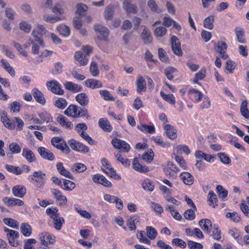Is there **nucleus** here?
<instances>
[{"label": "nucleus", "mask_w": 249, "mask_h": 249, "mask_svg": "<svg viewBox=\"0 0 249 249\" xmlns=\"http://www.w3.org/2000/svg\"><path fill=\"white\" fill-rule=\"evenodd\" d=\"M31 180L34 182V184L36 187L43 188L46 180V175L41 170L35 171L31 176Z\"/></svg>", "instance_id": "1"}, {"label": "nucleus", "mask_w": 249, "mask_h": 249, "mask_svg": "<svg viewBox=\"0 0 249 249\" xmlns=\"http://www.w3.org/2000/svg\"><path fill=\"white\" fill-rule=\"evenodd\" d=\"M101 162L102 164L101 168L104 172L111 178H114L117 180L121 179V177L116 174V171L111 167L107 159L103 158Z\"/></svg>", "instance_id": "2"}, {"label": "nucleus", "mask_w": 249, "mask_h": 249, "mask_svg": "<svg viewBox=\"0 0 249 249\" xmlns=\"http://www.w3.org/2000/svg\"><path fill=\"white\" fill-rule=\"evenodd\" d=\"M52 144L58 149L61 150L63 153L69 154L70 149L65 141L59 137H54L51 140Z\"/></svg>", "instance_id": "3"}, {"label": "nucleus", "mask_w": 249, "mask_h": 249, "mask_svg": "<svg viewBox=\"0 0 249 249\" xmlns=\"http://www.w3.org/2000/svg\"><path fill=\"white\" fill-rule=\"evenodd\" d=\"M111 143L115 149H120L123 152H128L130 149V145L126 142L117 138L113 139Z\"/></svg>", "instance_id": "4"}, {"label": "nucleus", "mask_w": 249, "mask_h": 249, "mask_svg": "<svg viewBox=\"0 0 249 249\" xmlns=\"http://www.w3.org/2000/svg\"><path fill=\"white\" fill-rule=\"evenodd\" d=\"M123 8L127 14H136L138 11L137 4L132 3V0H122Z\"/></svg>", "instance_id": "5"}, {"label": "nucleus", "mask_w": 249, "mask_h": 249, "mask_svg": "<svg viewBox=\"0 0 249 249\" xmlns=\"http://www.w3.org/2000/svg\"><path fill=\"white\" fill-rule=\"evenodd\" d=\"M47 86L52 92L55 94L63 95L64 94V90L61 88L60 85L55 80L49 81L47 83Z\"/></svg>", "instance_id": "6"}, {"label": "nucleus", "mask_w": 249, "mask_h": 249, "mask_svg": "<svg viewBox=\"0 0 249 249\" xmlns=\"http://www.w3.org/2000/svg\"><path fill=\"white\" fill-rule=\"evenodd\" d=\"M172 49L174 54L178 56L182 55L181 44L179 40L175 36H173L171 39Z\"/></svg>", "instance_id": "7"}, {"label": "nucleus", "mask_w": 249, "mask_h": 249, "mask_svg": "<svg viewBox=\"0 0 249 249\" xmlns=\"http://www.w3.org/2000/svg\"><path fill=\"white\" fill-rule=\"evenodd\" d=\"M37 152L40 156L44 159L53 161L54 160L55 156L53 153L44 147H39Z\"/></svg>", "instance_id": "8"}, {"label": "nucleus", "mask_w": 249, "mask_h": 249, "mask_svg": "<svg viewBox=\"0 0 249 249\" xmlns=\"http://www.w3.org/2000/svg\"><path fill=\"white\" fill-rule=\"evenodd\" d=\"M227 49V45L224 41H218L214 46V49L218 52L224 59H226L228 57V54L226 53Z\"/></svg>", "instance_id": "9"}, {"label": "nucleus", "mask_w": 249, "mask_h": 249, "mask_svg": "<svg viewBox=\"0 0 249 249\" xmlns=\"http://www.w3.org/2000/svg\"><path fill=\"white\" fill-rule=\"evenodd\" d=\"M51 193L56 201L58 202L59 205L64 206L67 204V197L65 196H63L59 190L56 189H52L51 190Z\"/></svg>", "instance_id": "10"}, {"label": "nucleus", "mask_w": 249, "mask_h": 249, "mask_svg": "<svg viewBox=\"0 0 249 249\" xmlns=\"http://www.w3.org/2000/svg\"><path fill=\"white\" fill-rule=\"evenodd\" d=\"M92 180L95 183H99L107 187H111L112 183L108 181L104 176L100 174H96L93 176Z\"/></svg>", "instance_id": "11"}, {"label": "nucleus", "mask_w": 249, "mask_h": 249, "mask_svg": "<svg viewBox=\"0 0 249 249\" xmlns=\"http://www.w3.org/2000/svg\"><path fill=\"white\" fill-rule=\"evenodd\" d=\"M40 236L41 242L44 245L47 246L48 242L53 244L55 241V236L49 232L42 233Z\"/></svg>", "instance_id": "12"}, {"label": "nucleus", "mask_w": 249, "mask_h": 249, "mask_svg": "<svg viewBox=\"0 0 249 249\" xmlns=\"http://www.w3.org/2000/svg\"><path fill=\"white\" fill-rule=\"evenodd\" d=\"M179 169L172 162H169L165 170V174L167 176L171 178H175Z\"/></svg>", "instance_id": "13"}, {"label": "nucleus", "mask_w": 249, "mask_h": 249, "mask_svg": "<svg viewBox=\"0 0 249 249\" xmlns=\"http://www.w3.org/2000/svg\"><path fill=\"white\" fill-rule=\"evenodd\" d=\"M32 93L36 101L39 104L44 105L46 99L43 93L36 88H34L32 90Z\"/></svg>", "instance_id": "14"}, {"label": "nucleus", "mask_w": 249, "mask_h": 249, "mask_svg": "<svg viewBox=\"0 0 249 249\" xmlns=\"http://www.w3.org/2000/svg\"><path fill=\"white\" fill-rule=\"evenodd\" d=\"M94 30L102 36L101 39L107 40L109 35V30L103 25L98 24L94 26Z\"/></svg>", "instance_id": "15"}, {"label": "nucleus", "mask_w": 249, "mask_h": 249, "mask_svg": "<svg viewBox=\"0 0 249 249\" xmlns=\"http://www.w3.org/2000/svg\"><path fill=\"white\" fill-rule=\"evenodd\" d=\"M164 128L167 137L171 140H174L177 138L176 129L171 124H166Z\"/></svg>", "instance_id": "16"}, {"label": "nucleus", "mask_w": 249, "mask_h": 249, "mask_svg": "<svg viewBox=\"0 0 249 249\" xmlns=\"http://www.w3.org/2000/svg\"><path fill=\"white\" fill-rule=\"evenodd\" d=\"M85 85L89 88L96 89L103 87L102 82L94 79H89L85 81Z\"/></svg>", "instance_id": "17"}, {"label": "nucleus", "mask_w": 249, "mask_h": 249, "mask_svg": "<svg viewBox=\"0 0 249 249\" xmlns=\"http://www.w3.org/2000/svg\"><path fill=\"white\" fill-rule=\"evenodd\" d=\"M141 36L145 44H149L152 41L153 38L151 33L149 30L146 27L143 28Z\"/></svg>", "instance_id": "18"}, {"label": "nucleus", "mask_w": 249, "mask_h": 249, "mask_svg": "<svg viewBox=\"0 0 249 249\" xmlns=\"http://www.w3.org/2000/svg\"><path fill=\"white\" fill-rule=\"evenodd\" d=\"M22 155L29 162H33L36 160L35 155L33 152L27 148L23 149Z\"/></svg>", "instance_id": "19"}, {"label": "nucleus", "mask_w": 249, "mask_h": 249, "mask_svg": "<svg viewBox=\"0 0 249 249\" xmlns=\"http://www.w3.org/2000/svg\"><path fill=\"white\" fill-rule=\"evenodd\" d=\"M56 169L59 173L63 176L68 178L71 179H73L74 177L72 174L68 170H67L63 166V163L58 162L56 164Z\"/></svg>", "instance_id": "20"}, {"label": "nucleus", "mask_w": 249, "mask_h": 249, "mask_svg": "<svg viewBox=\"0 0 249 249\" xmlns=\"http://www.w3.org/2000/svg\"><path fill=\"white\" fill-rule=\"evenodd\" d=\"M198 224L202 230L208 233L210 232V228L212 229L213 227L212 222L208 219L200 220L198 222Z\"/></svg>", "instance_id": "21"}, {"label": "nucleus", "mask_w": 249, "mask_h": 249, "mask_svg": "<svg viewBox=\"0 0 249 249\" xmlns=\"http://www.w3.org/2000/svg\"><path fill=\"white\" fill-rule=\"evenodd\" d=\"M179 176L184 183L187 185H191L194 183V178L193 176L188 172L181 173Z\"/></svg>", "instance_id": "22"}, {"label": "nucleus", "mask_w": 249, "mask_h": 249, "mask_svg": "<svg viewBox=\"0 0 249 249\" xmlns=\"http://www.w3.org/2000/svg\"><path fill=\"white\" fill-rule=\"evenodd\" d=\"M13 195L18 197H22L26 192V188L22 185H16L13 188Z\"/></svg>", "instance_id": "23"}, {"label": "nucleus", "mask_w": 249, "mask_h": 249, "mask_svg": "<svg viewBox=\"0 0 249 249\" xmlns=\"http://www.w3.org/2000/svg\"><path fill=\"white\" fill-rule=\"evenodd\" d=\"M99 126L104 131L110 132L112 130V127L109 122L106 119L101 118L98 122Z\"/></svg>", "instance_id": "24"}, {"label": "nucleus", "mask_w": 249, "mask_h": 249, "mask_svg": "<svg viewBox=\"0 0 249 249\" xmlns=\"http://www.w3.org/2000/svg\"><path fill=\"white\" fill-rule=\"evenodd\" d=\"M132 166L135 170L141 173H146L149 171V168L146 166L141 165L138 161L137 158L134 159Z\"/></svg>", "instance_id": "25"}, {"label": "nucleus", "mask_w": 249, "mask_h": 249, "mask_svg": "<svg viewBox=\"0 0 249 249\" xmlns=\"http://www.w3.org/2000/svg\"><path fill=\"white\" fill-rule=\"evenodd\" d=\"M137 87V91L140 93L142 91H145L146 89V82L144 78L142 75H139L136 81Z\"/></svg>", "instance_id": "26"}, {"label": "nucleus", "mask_w": 249, "mask_h": 249, "mask_svg": "<svg viewBox=\"0 0 249 249\" xmlns=\"http://www.w3.org/2000/svg\"><path fill=\"white\" fill-rule=\"evenodd\" d=\"M190 98L196 102L200 101L202 98V94L199 90L195 89H190L188 91Z\"/></svg>", "instance_id": "27"}, {"label": "nucleus", "mask_w": 249, "mask_h": 249, "mask_svg": "<svg viewBox=\"0 0 249 249\" xmlns=\"http://www.w3.org/2000/svg\"><path fill=\"white\" fill-rule=\"evenodd\" d=\"M75 100L82 106H87L89 102L88 97L85 93L77 94L75 97Z\"/></svg>", "instance_id": "28"}, {"label": "nucleus", "mask_w": 249, "mask_h": 249, "mask_svg": "<svg viewBox=\"0 0 249 249\" xmlns=\"http://www.w3.org/2000/svg\"><path fill=\"white\" fill-rule=\"evenodd\" d=\"M65 88L72 92H78L82 89V87L78 84H74L71 82H66L64 84Z\"/></svg>", "instance_id": "29"}, {"label": "nucleus", "mask_w": 249, "mask_h": 249, "mask_svg": "<svg viewBox=\"0 0 249 249\" xmlns=\"http://www.w3.org/2000/svg\"><path fill=\"white\" fill-rule=\"evenodd\" d=\"M114 13V7L112 5H108L104 12V18L107 20H111Z\"/></svg>", "instance_id": "30"}, {"label": "nucleus", "mask_w": 249, "mask_h": 249, "mask_svg": "<svg viewBox=\"0 0 249 249\" xmlns=\"http://www.w3.org/2000/svg\"><path fill=\"white\" fill-rule=\"evenodd\" d=\"M3 117H1V120L3 123L6 127L8 129H13L15 128V124L7 117V113L5 112L3 113Z\"/></svg>", "instance_id": "31"}, {"label": "nucleus", "mask_w": 249, "mask_h": 249, "mask_svg": "<svg viewBox=\"0 0 249 249\" xmlns=\"http://www.w3.org/2000/svg\"><path fill=\"white\" fill-rule=\"evenodd\" d=\"M78 110V107L75 105H71L64 111L65 114L67 116L76 118Z\"/></svg>", "instance_id": "32"}, {"label": "nucleus", "mask_w": 249, "mask_h": 249, "mask_svg": "<svg viewBox=\"0 0 249 249\" xmlns=\"http://www.w3.org/2000/svg\"><path fill=\"white\" fill-rule=\"evenodd\" d=\"M142 185L143 189L146 192H152L155 189V184L148 178L143 181Z\"/></svg>", "instance_id": "33"}, {"label": "nucleus", "mask_w": 249, "mask_h": 249, "mask_svg": "<svg viewBox=\"0 0 249 249\" xmlns=\"http://www.w3.org/2000/svg\"><path fill=\"white\" fill-rule=\"evenodd\" d=\"M86 57L87 56L80 52H76L74 54L75 59L83 66H85L88 63V59Z\"/></svg>", "instance_id": "34"}, {"label": "nucleus", "mask_w": 249, "mask_h": 249, "mask_svg": "<svg viewBox=\"0 0 249 249\" xmlns=\"http://www.w3.org/2000/svg\"><path fill=\"white\" fill-rule=\"evenodd\" d=\"M20 230L21 233L25 236H29L31 233L32 229L31 226L25 223H23L20 225Z\"/></svg>", "instance_id": "35"}, {"label": "nucleus", "mask_w": 249, "mask_h": 249, "mask_svg": "<svg viewBox=\"0 0 249 249\" xmlns=\"http://www.w3.org/2000/svg\"><path fill=\"white\" fill-rule=\"evenodd\" d=\"M139 216L135 215L128 219L127 225L129 226V229L131 231L136 230L135 224L139 221Z\"/></svg>", "instance_id": "36"}, {"label": "nucleus", "mask_w": 249, "mask_h": 249, "mask_svg": "<svg viewBox=\"0 0 249 249\" xmlns=\"http://www.w3.org/2000/svg\"><path fill=\"white\" fill-rule=\"evenodd\" d=\"M43 19L44 21L50 23H54L63 19V18L60 16H53L48 14L45 15Z\"/></svg>", "instance_id": "37"}, {"label": "nucleus", "mask_w": 249, "mask_h": 249, "mask_svg": "<svg viewBox=\"0 0 249 249\" xmlns=\"http://www.w3.org/2000/svg\"><path fill=\"white\" fill-rule=\"evenodd\" d=\"M57 30L60 35L65 36H69L70 33V29L69 27L65 24H61L58 26Z\"/></svg>", "instance_id": "38"}, {"label": "nucleus", "mask_w": 249, "mask_h": 249, "mask_svg": "<svg viewBox=\"0 0 249 249\" xmlns=\"http://www.w3.org/2000/svg\"><path fill=\"white\" fill-rule=\"evenodd\" d=\"M5 169L9 172L18 175L22 173V170L18 166L10 165L8 164L5 165Z\"/></svg>", "instance_id": "39"}, {"label": "nucleus", "mask_w": 249, "mask_h": 249, "mask_svg": "<svg viewBox=\"0 0 249 249\" xmlns=\"http://www.w3.org/2000/svg\"><path fill=\"white\" fill-rule=\"evenodd\" d=\"M166 209L169 210L172 216L177 220L180 221L182 217L179 213L175 209L173 205H167Z\"/></svg>", "instance_id": "40"}, {"label": "nucleus", "mask_w": 249, "mask_h": 249, "mask_svg": "<svg viewBox=\"0 0 249 249\" xmlns=\"http://www.w3.org/2000/svg\"><path fill=\"white\" fill-rule=\"evenodd\" d=\"M235 33L238 42L240 43H245L246 41L243 37L244 33L243 30L240 27H237L235 29Z\"/></svg>", "instance_id": "41"}, {"label": "nucleus", "mask_w": 249, "mask_h": 249, "mask_svg": "<svg viewBox=\"0 0 249 249\" xmlns=\"http://www.w3.org/2000/svg\"><path fill=\"white\" fill-rule=\"evenodd\" d=\"M160 95L163 100L168 102L171 105H174L176 103L175 98L172 94H166L163 91L160 92Z\"/></svg>", "instance_id": "42"}, {"label": "nucleus", "mask_w": 249, "mask_h": 249, "mask_svg": "<svg viewBox=\"0 0 249 249\" xmlns=\"http://www.w3.org/2000/svg\"><path fill=\"white\" fill-rule=\"evenodd\" d=\"M137 128L143 132H146L150 134L153 133L155 131V127L153 125L141 124L138 125Z\"/></svg>", "instance_id": "43"}, {"label": "nucleus", "mask_w": 249, "mask_h": 249, "mask_svg": "<svg viewBox=\"0 0 249 249\" xmlns=\"http://www.w3.org/2000/svg\"><path fill=\"white\" fill-rule=\"evenodd\" d=\"M3 222L6 225L16 229H18V223L17 221L10 218H5Z\"/></svg>", "instance_id": "44"}, {"label": "nucleus", "mask_w": 249, "mask_h": 249, "mask_svg": "<svg viewBox=\"0 0 249 249\" xmlns=\"http://www.w3.org/2000/svg\"><path fill=\"white\" fill-rule=\"evenodd\" d=\"M62 184V188L64 190L68 191H71L75 187V184L73 182L65 179L63 180V183Z\"/></svg>", "instance_id": "45"}, {"label": "nucleus", "mask_w": 249, "mask_h": 249, "mask_svg": "<svg viewBox=\"0 0 249 249\" xmlns=\"http://www.w3.org/2000/svg\"><path fill=\"white\" fill-rule=\"evenodd\" d=\"M87 168L86 165L81 163H77L73 164L72 166V170L76 173H82L87 170Z\"/></svg>", "instance_id": "46"}, {"label": "nucleus", "mask_w": 249, "mask_h": 249, "mask_svg": "<svg viewBox=\"0 0 249 249\" xmlns=\"http://www.w3.org/2000/svg\"><path fill=\"white\" fill-rule=\"evenodd\" d=\"M206 69L202 68L198 72L196 73L195 77L194 79V82L196 84L198 83V80H201L204 79L206 75Z\"/></svg>", "instance_id": "47"}, {"label": "nucleus", "mask_w": 249, "mask_h": 249, "mask_svg": "<svg viewBox=\"0 0 249 249\" xmlns=\"http://www.w3.org/2000/svg\"><path fill=\"white\" fill-rule=\"evenodd\" d=\"M4 231L8 238H18L19 237V233L18 231L9 229L6 227L4 228Z\"/></svg>", "instance_id": "48"}, {"label": "nucleus", "mask_w": 249, "mask_h": 249, "mask_svg": "<svg viewBox=\"0 0 249 249\" xmlns=\"http://www.w3.org/2000/svg\"><path fill=\"white\" fill-rule=\"evenodd\" d=\"M146 235L151 240L154 239L157 236L156 230L152 227L147 226L146 227Z\"/></svg>", "instance_id": "49"}, {"label": "nucleus", "mask_w": 249, "mask_h": 249, "mask_svg": "<svg viewBox=\"0 0 249 249\" xmlns=\"http://www.w3.org/2000/svg\"><path fill=\"white\" fill-rule=\"evenodd\" d=\"M167 29L163 26L157 27L154 31V35L157 37H162L167 33Z\"/></svg>", "instance_id": "50"}, {"label": "nucleus", "mask_w": 249, "mask_h": 249, "mask_svg": "<svg viewBox=\"0 0 249 249\" xmlns=\"http://www.w3.org/2000/svg\"><path fill=\"white\" fill-rule=\"evenodd\" d=\"M214 21V17L213 16H209L206 18L203 22V26L205 28L209 29H212L213 27V22Z\"/></svg>", "instance_id": "51"}, {"label": "nucleus", "mask_w": 249, "mask_h": 249, "mask_svg": "<svg viewBox=\"0 0 249 249\" xmlns=\"http://www.w3.org/2000/svg\"><path fill=\"white\" fill-rule=\"evenodd\" d=\"M9 150L13 154H17L21 152L20 146L16 142L11 143L9 145Z\"/></svg>", "instance_id": "52"}, {"label": "nucleus", "mask_w": 249, "mask_h": 249, "mask_svg": "<svg viewBox=\"0 0 249 249\" xmlns=\"http://www.w3.org/2000/svg\"><path fill=\"white\" fill-rule=\"evenodd\" d=\"M54 227L57 230H60L62 228V225L64 222V219L63 217L56 216L55 218H53Z\"/></svg>", "instance_id": "53"}, {"label": "nucleus", "mask_w": 249, "mask_h": 249, "mask_svg": "<svg viewBox=\"0 0 249 249\" xmlns=\"http://www.w3.org/2000/svg\"><path fill=\"white\" fill-rule=\"evenodd\" d=\"M208 196V200L210 201L209 205L213 207H215V206L217 205L216 203L217 201L216 195L213 191H211L209 192Z\"/></svg>", "instance_id": "54"}, {"label": "nucleus", "mask_w": 249, "mask_h": 249, "mask_svg": "<svg viewBox=\"0 0 249 249\" xmlns=\"http://www.w3.org/2000/svg\"><path fill=\"white\" fill-rule=\"evenodd\" d=\"M32 35L34 37V39H32L34 40L36 43H38L41 47L44 48V44L43 40L41 38V36H39L40 34H38V33L34 31L32 32Z\"/></svg>", "instance_id": "55"}, {"label": "nucleus", "mask_w": 249, "mask_h": 249, "mask_svg": "<svg viewBox=\"0 0 249 249\" xmlns=\"http://www.w3.org/2000/svg\"><path fill=\"white\" fill-rule=\"evenodd\" d=\"M87 10L88 7L84 4L79 3L77 5L76 13L80 16H84Z\"/></svg>", "instance_id": "56"}, {"label": "nucleus", "mask_w": 249, "mask_h": 249, "mask_svg": "<svg viewBox=\"0 0 249 249\" xmlns=\"http://www.w3.org/2000/svg\"><path fill=\"white\" fill-rule=\"evenodd\" d=\"M212 229L213 238L217 240H220L221 238V231L217 226L214 225Z\"/></svg>", "instance_id": "57"}, {"label": "nucleus", "mask_w": 249, "mask_h": 249, "mask_svg": "<svg viewBox=\"0 0 249 249\" xmlns=\"http://www.w3.org/2000/svg\"><path fill=\"white\" fill-rule=\"evenodd\" d=\"M100 94L104 100L106 101H114L115 98L110 94L107 90H100Z\"/></svg>", "instance_id": "58"}, {"label": "nucleus", "mask_w": 249, "mask_h": 249, "mask_svg": "<svg viewBox=\"0 0 249 249\" xmlns=\"http://www.w3.org/2000/svg\"><path fill=\"white\" fill-rule=\"evenodd\" d=\"M40 118L43 123H50L53 121V118L48 112H42L39 114Z\"/></svg>", "instance_id": "59"}, {"label": "nucleus", "mask_w": 249, "mask_h": 249, "mask_svg": "<svg viewBox=\"0 0 249 249\" xmlns=\"http://www.w3.org/2000/svg\"><path fill=\"white\" fill-rule=\"evenodd\" d=\"M68 105L67 102L64 98H59L55 102L54 105L56 107L61 109H64Z\"/></svg>", "instance_id": "60"}, {"label": "nucleus", "mask_w": 249, "mask_h": 249, "mask_svg": "<svg viewBox=\"0 0 249 249\" xmlns=\"http://www.w3.org/2000/svg\"><path fill=\"white\" fill-rule=\"evenodd\" d=\"M164 71L165 74L167 78L169 80H172L174 78L173 73L176 72L177 70L174 68L168 67L165 69Z\"/></svg>", "instance_id": "61"}, {"label": "nucleus", "mask_w": 249, "mask_h": 249, "mask_svg": "<svg viewBox=\"0 0 249 249\" xmlns=\"http://www.w3.org/2000/svg\"><path fill=\"white\" fill-rule=\"evenodd\" d=\"M151 140L153 141L157 144L161 146L162 147L169 146L168 142H164L162 139L160 137H152Z\"/></svg>", "instance_id": "62"}, {"label": "nucleus", "mask_w": 249, "mask_h": 249, "mask_svg": "<svg viewBox=\"0 0 249 249\" xmlns=\"http://www.w3.org/2000/svg\"><path fill=\"white\" fill-rule=\"evenodd\" d=\"M196 210H194V208L193 209L187 210L184 213V217L188 220H192L195 218V212Z\"/></svg>", "instance_id": "63"}, {"label": "nucleus", "mask_w": 249, "mask_h": 249, "mask_svg": "<svg viewBox=\"0 0 249 249\" xmlns=\"http://www.w3.org/2000/svg\"><path fill=\"white\" fill-rule=\"evenodd\" d=\"M158 55L159 58L161 61L167 62L169 60L166 52L162 48H159L158 49Z\"/></svg>", "instance_id": "64"}]
</instances>
